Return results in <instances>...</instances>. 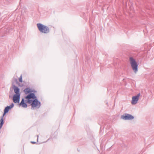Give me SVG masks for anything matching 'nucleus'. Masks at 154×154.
<instances>
[{
    "mask_svg": "<svg viewBox=\"0 0 154 154\" xmlns=\"http://www.w3.org/2000/svg\"><path fill=\"white\" fill-rule=\"evenodd\" d=\"M14 106V104L13 103H12L11 105H10L9 106H8L7 107H6L5 109L4 110H5V111L8 112L10 109H11Z\"/></svg>",
    "mask_w": 154,
    "mask_h": 154,
    "instance_id": "9d476101",
    "label": "nucleus"
},
{
    "mask_svg": "<svg viewBox=\"0 0 154 154\" xmlns=\"http://www.w3.org/2000/svg\"><path fill=\"white\" fill-rule=\"evenodd\" d=\"M37 25L39 30L41 32L47 34L50 32V29L47 26L40 23H37Z\"/></svg>",
    "mask_w": 154,
    "mask_h": 154,
    "instance_id": "f257e3e1",
    "label": "nucleus"
},
{
    "mask_svg": "<svg viewBox=\"0 0 154 154\" xmlns=\"http://www.w3.org/2000/svg\"><path fill=\"white\" fill-rule=\"evenodd\" d=\"M19 81L20 82H22V75H21L19 78Z\"/></svg>",
    "mask_w": 154,
    "mask_h": 154,
    "instance_id": "ddd939ff",
    "label": "nucleus"
},
{
    "mask_svg": "<svg viewBox=\"0 0 154 154\" xmlns=\"http://www.w3.org/2000/svg\"><path fill=\"white\" fill-rule=\"evenodd\" d=\"M140 95V93H138L137 95L135 96H133L132 98L131 101V103L132 104H136L139 99V97Z\"/></svg>",
    "mask_w": 154,
    "mask_h": 154,
    "instance_id": "39448f33",
    "label": "nucleus"
},
{
    "mask_svg": "<svg viewBox=\"0 0 154 154\" xmlns=\"http://www.w3.org/2000/svg\"><path fill=\"white\" fill-rule=\"evenodd\" d=\"M13 88L16 94H20V89L14 85H13Z\"/></svg>",
    "mask_w": 154,
    "mask_h": 154,
    "instance_id": "1a4fd4ad",
    "label": "nucleus"
},
{
    "mask_svg": "<svg viewBox=\"0 0 154 154\" xmlns=\"http://www.w3.org/2000/svg\"><path fill=\"white\" fill-rule=\"evenodd\" d=\"M27 103L25 101V100H24V99L23 98L22 99L21 102L19 104V105L21 106L22 107L26 108L27 107Z\"/></svg>",
    "mask_w": 154,
    "mask_h": 154,
    "instance_id": "6e6552de",
    "label": "nucleus"
},
{
    "mask_svg": "<svg viewBox=\"0 0 154 154\" xmlns=\"http://www.w3.org/2000/svg\"><path fill=\"white\" fill-rule=\"evenodd\" d=\"M31 104L32 109H33L35 108H39L41 106V103L38 100L37 98L32 100Z\"/></svg>",
    "mask_w": 154,
    "mask_h": 154,
    "instance_id": "20e7f679",
    "label": "nucleus"
},
{
    "mask_svg": "<svg viewBox=\"0 0 154 154\" xmlns=\"http://www.w3.org/2000/svg\"><path fill=\"white\" fill-rule=\"evenodd\" d=\"M8 113V112L4 110V113H3V115L1 116V118H3V117L5 116V114L6 113Z\"/></svg>",
    "mask_w": 154,
    "mask_h": 154,
    "instance_id": "4468645a",
    "label": "nucleus"
},
{
    "mask_svg": "<svg viewBox=\"0 0 154 154\" xmlns=\"http://www.w3.org/2000/svg\"><path fill=\"white\" fill-rule=\"evenodd\" d=\"M24 91L25 94H29L30 93L32 92V91L29 88H25Z\"/></svg>",
    "mask_w": 154,
    "mask_h": 154,
    "instance_id": "9b49d317",
    "label": "nucleus"
},
{
    "mask_svg": "<svg viewBox=\"0 0 154 154\" xmlns=\"http://www.w3.org/2000/svg\"><path fill=\"white\" fill-rule=\"evenodd\" d=\"M129 60L131 67L134 73H136L138 71V64L137 63L135 60L132 57H130Z\"/></svg>",
    "mask_w": 154,
    "mask_h": 154,
    "instance_id": "f03ea898",
    "label": "nucleus"
},
{
    "mask_svg": "<svg viewBox=\"0 0 154 154\" xmlns=\"http://www.w3.org/2000/svg\"><path fill=\"white\" fill-rule=\"evenodd\" d=\"M122 117L123 119L125 120H132L134 118V117L133 116L128 114H125V115L122 116Z\"/></svg>",
    "mask_w": 154,
    "mask_h": 154,
    "instance_id": "423d86ee",
    "label": "nucleus"
},
{
    "mask_svg": "<svg viewBox=\"0 0 154 154\" xmlns=\"http://www.w3.org/2000/svg\"><path fill=\"white\" fill-rule=\"evenodd\" d=\"M31 143H32L33 144H35L36 143V142H33V141H31Z\"/></svg>",
    "mask_w": 154,
    "mask_h": 154,
    "instance_id": "dca6fc26",
    "label": "nucleus"
},
{
    "mask_svg": "<svg viewBox=\"0 0 154 154\" xmlns=\"http://www.w3.org/2000/svg\"><path fill=\"white\" fill-rule=\"evenodd\" d=\"M20 94H15L13 96V100L14 103H18L20 101Z\"/></svg>",
    "mask_w": 154,
    "mask_h": 154,
    "instance_id": "0eeeda50",
    "label": "nucleus"
},
{
    "mask_svg": "<svg viewBox=\"0 0 154 154\" xmlns=\"http://www.w3.org/2000/svg\"><path fill=\"white\" fill-rule=\"evenodd\" d=\"M38 138H37V140H38Z\"/></svg>",
    "mask_w": 154,
    "mask_h": 154,
    "instance_id": "f3484780",
    "label": "nucleus"
},
{
    "mask_svg": "<svg viewBox=\"0 0 154 154\" xmlns=\"http://www.w3.org/2000/svg\"><path fill=\"white\" fill-rule=\"evenodd\" d=\"M14 81H15L16 83L18 82L17 79L15 78L14 79Z\"/></svg>",
    "mask_w": 154,
    "mask_h": 154,
    "instance_id": "2eb2a0df",
    "label": "nucleus"
},
{
    "mask_svg": "<svg viewBox=\"0 0 154 154\" xmlns=\"http://www.w3.org/2000/svg\"><path fill=\"white\" fill-rule=\"evenodd\" d=\"M37 98L35 94L31 92L25 97V98L26 100H25V101L26 103L30 104L32 100L35 99Z\"/></svg>",
    "mask_w": 154,
    "mask_h": 154,
    "instance_id": "7ed1b4c3",
    "label": "nucleus"
},
{
    "mask_svg": "<svg viewBox=\"0 0 154 154\" xmlns=\"http://www.w3.org/2000/svg\"><path fill=\"white\" fill-rule=\"evenodd\" d=\"M4 119L3 118H2L0 120V129L2 128L4 124Z\"/></svg>",
    "mask_w": 154,
    "mask_h": 154,
    "instance_id": "f8f14e48",
    "label": "nucleus"
}]
</instances>
